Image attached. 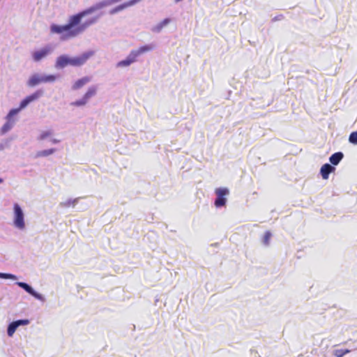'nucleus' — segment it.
<instances>
[{"instance_id":"10","label":"nucleus","mask_w":357,"mask_h":357,"mask_svg":"<svg viewBox=\"0 0 357 357\" xmlns=\"http://www.w3.org/2000/svg\"><path fill=\"white\" fill-rule=\"evenodd\" d=\"M50 52L49 49H43L39 51H36L33 54V57L35 61H39L42 59L45 58Z\"/></svg>"},{"instance_id":"13","label":"nucleus","mask_w":357,"mask_h":357,"mask_svg":"<svg viewBox=\"0 0 357 357\" xmlns=\"http://www.w3.org/2000/svg\"><path fill=\"white\" fill-rule=\"evenodd\" d=\"M97 92V87L95 86H92L88 89L86 93L84 94V97L85 99L89 101V100L94 96Z\"/></svg>"},{"instance_id":"2","label":"nucleus","mask_w":357,"mask_h":357,"mask_svg":"<svg viewBox=\"0 0 357 357\" xmlns=\"http://www.w3.org/2000/svg\"><path fill=\"white\" fill-rule=\"evenodd\" d=\"M154 47L155 46L153 45L150 44L141 46L137 50H132L126 59L117 63V67H126L130 66L132 63L137 61V57L141 54L151 51Z\"/></svg>"},{"instance_id":"25","label":"nucleus","mask_w":357,"mask_h":357,"mask_svg":"<svg viewBox=\"0 0 357 357\" xmlns=\"http://www.w3.org/2000/svg\"><path fill=\"white\" fill-rule=\"evenodd\" d=\"M18 326L21 325H27L29 323L28 319H21L15 321Z\"/></svg>"},{"instance_id":"14","label":"nucleus","mask_w":357,"mask_h":357,"mask_svg":"<svg viewBox=\"0 0 357 357\" xmlns=\"http://www.w3.org/2000/svg\"><path fill=\"white\" fill-rule=\"evenodd\" d=\"M17 284L19 287L24 289L29 294H30L33 296L36 295V292L33 291V289L31 288V287H30L28 284H26L25 282H18Z\"/></svg>"},{"instance_id":"24","label":"nucleus","mask_w":357,"mask_h":357,"mask_svg":"<svg viewBox=\"0 0 357 357\" xmlns=\"http://www.w3.org/2000/svg\"><path fill=\"white\" fill-rule=\"evenodd\" d=\"M23 108H20V106L19 108H17V109H11L7 116V119L8 120H10L14 115L17 114Z\"/></svg>"},{"instance_id":"29","label":"nucleus","mask_w":357,"mask_h":357,"mask_svg":"<svg viewBox=\"0 0 357 357\" xmlns=\"http://www.w3.org/2000/svg\"><path fill=\"white\" fill-rule=\"evenodd\" d=\"M1 182H2V179H1V178H0V183H1Z\"/></svg>"},{"instance_id":"6","label":"nucleus","mask_w":357,"mask_h":357,"mask_svg":"<svg viewBox=\"0 0 357 357\" xmlns=\"http://www.w3.org/2000/svg\"><path fill=\"white\" fill-rule=\"evenodd\" d=\"M94 54L93 51L83 53L82 55L70 58V65L73 66H81Z\"/></svg>"},{"instance_id":"9","label":"nucleus","mask_w":357,"mask_h":357,"mask_svg":"<svg viewBox=\"0 0 357 357\" xmlns=\"http://www.w3.org/2000/svg\"><path fill=\"white\" fill-rule=\"evenodd\" d=\"M91 81V78L89 77H84L81 79H77L73 85L72 86V89L73 90H77L83 87L85 84L89 83Z\"/></svg>"},{"instance_id":"7","label":"nucleus","mask_w":357,"mask_h":357,"mask_svg":"<svg viewBox=\"0 0 357 357\" xmlns=\"http://www.w3.org/2000/svg\"><path fill=\"white\" fill-rule=\"evenodd\" d=\"M43 94V90H37L33 93L26 96L20 102V108H25L29 103L38 100Z\"/></svg>"},{"instance_id":"12","label":"nucleus","mask_w":357,"mask_h":357,"mask_svg":"<svg viewBox=\"0 0 357 357\" xmlns=\"http://www.w3.org/2000/svg\"><path fill=\"white\" fill-rule=\"evenodd\" d=\"M343 153L342 152H337L333 153L329 158V160L331 164L333 165H337L343 158Z\"/></svg>"},{"instance_id":"20","label":"nucleus","mask_w":357,"mask_h":357,"mask_svg":"<svg viewBox=\"0 0 357 357\" xmlns=\"http://www.w3.org/2000/svg\"><path fill=\"white\" fill-rule=\"evenodd\" d=\"M350 350L349 349H336L334 351V355L336 357H342L345 354H349Z\"/></svg>"},{"instance_id":"27","label":"nucleus","mask_w":357,"mask_h":357,"mask_svg":"<svg viewBox=\"0 0 357 357\" xmlns=\"http://www.w3.org/2000/svg\"><path fill=\"white\" fill-rule=\"evenodd\" d=\"M0 278L4 279L14 278L15 276L12 274L8 273H0Z\"/></svg>"},{"instance_id":"17","label":"nucleus","mask_w":357,"mask_h":357,"mask_svg":"<svg viewBox=\"0 0 357 357\" xmlns=\"http://www.w3.org/2000/svg\"><path fill=\"white\" fill-rule=\"evenodd\" d=\"M17 327H18V326L17 325V324L15 321L10 324L8 327V330H7L8 335L9 337H12L13 335V334L15 333Z\"/></svg>"},{"instance_id":"5","label":"nucleus","mask_w":357,"mask_h":357,"mask_svg":"<svg viewBox=\"0 0 357 357\" xmlns=\"http://www.w3.org/2000/svg\"><path fill=\"white\" fill-rule=\"evenodd\" d=\"M215 192L217 195L215 206L218 208L225 206L227 201L225 196L229 194V190L226 188H219L215 189Z\"/></svg>"},{"instance_id":"26","label":"nucleus","mask_w":357,"mask_h":357,"mask_svg":"<svg viewBox=\"0 0 357 357\" xmlns=\"http://www.w3.org/2000/svg\"><path fill=\"white\" fill-rule=\"evenodd\" d=\"M51 134L52 133L50 131H45L41 133V135L40 136V139H41V140L45 139V138H47V137L51 135Z\"/></svg>"},{"instance_id":"8","label":"nucleus","mask_w":357,"mask_h":357,"mask_svg":"<svg viewBox=\"0 0 357 357\" xmlns=\"http://www.w3.org/2000/svg\"><path fill=\"white\" fill-rule=\"evenodd\" d=\"M335 171V167L329 164H324L321 168V174L324 179H328L330 173Z\"/></svg>"},{"instance_id":"15","label":"nucleus","mask_w":357,"mask_h":357,"mask_svg":"<svg viewBox=\"0 0 357 357\" xmlns=\"http://www.w3.org/2000/svg\"><path fill=\"white\" fill-rule=\"evenodd\" d=\"M170 22H171V20L169 18H166V19L163 20L162 22H160L158 24H157L154 27L153 31H157V32L160 31L162 29V28L164 26H167Z\"/></svg>"},{"instance_id":"1","label":"nucleus","mask_w":357,"mask_h":357,"mask_svg":"<svg viewBox=\"0 0 357 357\" xmlns=\"http://www.w3.org/2000/svg\"><path fill=\"white\" fill-rule=\"evenodd\" d=\"M109 4L110 2L107 1L98 2L75 15L70 16L66 24H52L50 26V31L52 33L59 34L61 36V39L63 40L75 38L84 32L87 27L96 23L98 20V17L97 16L86 21L84 23L81 24L82 20L84 17L90 15L98 10L102 9Z\"/></svg>"},{"instance_id":"3","label":"nucleus","mask_w":357,"mask_h":357,"mask_svg":"<svg viewBox=\"0 0 357 357\" xmlns=\"http://www.w3.org/2000/svg\"><path fill=\"white\" fill-rule=\"evenodd\" d=\"M56 76L54 75L40 76L38 75H32L27 82L30 87L35 86L40 83L53 82L56 80Z\"/></svg>"},{"instance_id":"16","label":"nucleus","mask_w":357,"mask_h":357,"mask_svg":"<svg viewBox=\"0 0 357 357\" xmlns=\"http://www.w3.org/2000/svg\"><path fill=\"white\" fill-rule=\"evenodd\" d=\"M129 7L127 2L124 3H122L121 5H119L117 6H116L115 8L111 9L109 10V14L110 15H114L116 13H119L124 9H126V8Z\"/></svg>"},{"instance_id":"22","label":"nucleus","mask_w":357,"mask_h":357,"mask_svg":"<svg viewBox=\"0 0 357 357\" xmlns=\"http://www.w3.org/2000/svg\"><path fill=\"white\" fill-rule=\"evenodd\" d=\"M349 141L353 144H357V131L352 132L350 134L349 137Z\"/></svg>"},{"instance_id":"19","label":"nucleus","mask_w":357,"mask_h":357,"mask_svg":"<svg viewBox=\"0 0 357 357\" xmlns=\"http://www.w3.org/2000/svg\"><path fill=\"white\" fill-rule=\"evenodd\" d=\"M87 102H88V101L83 96L82 99L77 100L75 102H71L70 105L75 106V107H81V106L85 105Z\"/></svg>"},{"instance_id":"11","label":"nucleus","mask_w":357,"mask_h":357,"mask_svg":"<svg viewBox=\"0 0 357 357\" xmlns=\"http://www.w3.org/2000/svg\"><path fill=\"white\" fill-rule=\"evenodd\" d=\"M70 58L66 56H61L57 58L56 66V67L63 68L67 65H70Z\"/></svg>"},{"instance_id":"21","label":"nucleus","mask_w":357,"mask_h":357,"mask_svg":"<svg viewBox=\"0 0 357 357\" xmlns=\"http://www.w3.org/2000/svg\"><path fill=\"white\" fill-rule=\"evenodd\" d=\"M13 122H10V121H8V122H6L3 126V127L1 128V132L3 134L6 133V132H8L13 126Z\"/></svg>"},{"instance_id":"23","label":"nucleus","mask_w":357,"mask_h":357,"mask_svg":"<svg viewBox=\"0 0 357 357\" xmlns=\"http://www.w3.org/2000/svg\"><path fill=\"white\" fill-rule=\"evenodd\" d=\"M271 238V233L269 231H266L263 238V243L266 245H268Z\"/></svg>"},{"instance_id":"18","label":"nucleus","mask_w":357,"mask_h":357,"mask_svg":"<svg viewBox=\"0 0 357 357\" xmlns=\"http://www.w3.org/2000/svg\"><path fill=\"white\" fill-rule=\"evenodd\" d=\"M55 151V149H47V150H43V151H38L37 153H36V156L37 157H45V156H48L52 153H54Z\"/></svg>"},{"instance_id":"4","label":"nucleus","mask_w":357,"mask_h":357,"mask_svg":"<svg viewBox=\"0 0 357 357\" xmlns=\"http://www.w3.org/2000/svg\"><path fill=\"white\" fill-rule=\"evenodd\" d=\"M13 209L15 214L14 225L16 227L22 229L25 227L22 210L17 204H14Z\"/></svg>"},{"instance_id":"28","label":"nucleus","mask_w":357,"mask_h":357,"mask_svg":"<svg viewBox=\"0 0 357 357\" xmlns=\"http://www.w3.org/2000/svg\"><path fill=\"white\" fill-rule=\"evenodd\" d=\"M59 142V140L55 139L52 140V142L54 144L58 143Z\"/></svg>"}]
</instances>
